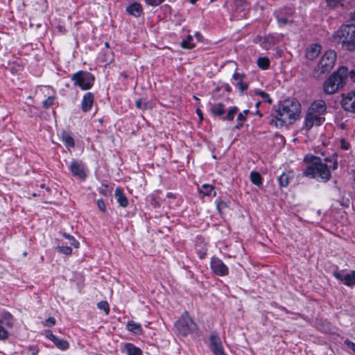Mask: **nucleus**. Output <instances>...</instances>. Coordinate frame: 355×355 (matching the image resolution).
I'll list each match as a JSON object with an SVG mask.
<instances>
[{
  "label": "nucleus",
  "mask_w": 355,
  "mask_h": 355,
  "mask_svg": "<svg viewBox=\"0 0 355 355\" xmlns=\"http://www.w3.org/2000/svg\"><path fill=\"white\" fill-rule=\"evenodd\" d=\"M37 3L39 4V8L37 9L40 11L44 12L48 8V3L46 0H37Z\"/></svg>",
  "instance_id": "de8ad7c7"
},
{
  "label": "nucleus",
  "mask_w": 355,
  "mask_h": 355,
  "mask_svg": "<svg viewBox=\"0 0 355 355\" xmlns=\"http://www.w3.org/2000/svg\"><path fill=\"white\" fill-rule=\"evenodd\" d=\"M45 87L48 89H51L52 91V94L49 96L47 98L42 102V106L44 109H49L54 105L57 98L55 96L56 91L52 86L50 85L45 86Z\"/></svg>",
  "instance_id": "bb28decb"
},
{
  "label": "nucleus",
  "mask_w": 355,
  "mask_h": 355,
  "mask_svg": "<svg viewBox=\"0 0 355 355\" xmlns=\"http://www.w3.org/2000/svg\"><path fill=\"white\" fill-rule=\"evenodd\" d=\"M55 319L53 317H49L47 319L45 320V325L47 327H53L55 324Z\"/></svg>",
  "instance_id": "5fc2aeb1"
},
{
  "label": "nucleus",
  "mask_w": 355,
  "mask_h": 355,
  "mask_svg": "<svg viewBox=\"0 0 355 355\" xmlns=\"http://www.w3.org/2000/svg\"><path fill=\"white\" fill-rule=\"evenodd\" d=\"M144 1L148 6L155 7L162 4L165 0H144Z\"/></svg>",
  "instance_id": "3c124183"
},
{
  "label": "nucleus",
  "mask_w": 355,
  "mask_h": 355,
  "mask_svg": "<svg viewBox=\"0 0 355 355\" xmlns=\"http://www.w3.org/2000/svg\"><path fill=\"white\" fill-rule=\"evenodd\" d=\"M238 111L239 108L236 106H233L230 108L225 114V107L222 103H214L210 108V112L214 116H218L223 121H229L234 120Z\"/></svg>",
  "instance_id": "6e6552de"
},
{
  "label": "nucleus",
  "mask_w": 355,
  "mask_h": 355,
  "mask_svg": "<svg viewBox=\"0 0 355 355\" xmlns=\"http://www.w3.org/2000/svg\"><path fill=\"white\" fill-rule=\"evenodd\" d=\"M250 181L259 188H263V178L257 171H252L250 174Z\"/></svg>",
  "instance_id": "7c9ffc66"
},
{
  "label": "nucleus",
  "mask_w": 355,
  "mask_h": 355,
  "mask_svg": "<svg viewBox=\"0 0 355 355\" xmlns=\"http://www.w3.org/2000/svg\"><path fill=\"white\" fill-rule=\"evenodd\" d=\"M69 171L74 177L80 180H85L87 178L84 165L81 162L73 159L69 166Z\"/></svg>",
  "instance_id": "f3484780"
},
{
  "label": "nucleus",
  "mask_w": 355,
  "mask_h": 355,
  "mask_svg": "<svg viewBox=\"0 0 355 355\" xmlns=\"http://www.w3.org/2000/svg\"><path fill=\"white\" fill-rule=\"evenodd\" d=\"M295 173L293 170H285L278 177L277 182L280 188L287 187L290 182L293 180Z\"/></svg>",
  "instance_id": "412c9836"
},
{
  "label": "nucleus",
  "mask_w": 355,
  "mask_h": 355,
  "mask_svg": "<svg viewBox=\"0 0 355 355\" xmlns=\"http://www.w3.org/2000/svg\"><path fill=\"white\" fill-rule=\"evenodd\" d=\"M322 46L319 44H311L306 51V58L309 60H313L320 53Z\"/></svg>",
  "instance_id": "5701e85b"
},
{
  "label": "nucleus",
  "mask_w": 355,
  "mask_h": 355,
  "mask_svg": "<svg viewBox=\"0 0 355 355\" xmlns=\"http://www.w3.org/2000/svg\"><path fill=\"white\" fill-rule=\"evenodd\" d=\"M73 86L80 88L83 91L89 90L95 83V76L92 73L79 70L71 76Z\"/></svg>",
  "instance_id": "423d86ee"
},
{
  "label": "nucleus",
  "mask_w": 355,
  "mask_h": 355,
  "mask_svg": "<svg viewBox=\"0 0 355 355\" xmlns=\"http://www.w3.org/2000/svg\"><path fill=\"white\" fill-rule=\"evenodd\" d=\"M178 334L186 337L195 333L198 329V324L190 317L188 311H184L174 324Z\"/></svg>",
  "instance_id": "39448f33"
},
{
  "label": "nucleus",
  "mask_w": 355,
  "mask_h": 355,
  "mask_svg": "<svg viewBox=\"0 0 355 355\" xmlns=\"http://www.w3.org/2000/svg\"><path fill=\"white\" fill-rule=\"evenodd\" d=\"M45 336L46 337L49 339L50 340H51L52 342H53V340H55V338H57V336L55 335H54L52 332V331L51 330H48L46 331L45 333Z\"/></svg>",
  "instance_id": "4d7b16f0"
},
{
  "label": "nucleus",
  "mask_w": 355,
  "mask_h": 355,
  "mask_svg": "<svg viewBox=\"0 0 355 355\" xmlns=\"http://www.w3.org/2000/svg\"><path fill=\"white\" fill-rule=\"evenodd\" d=\"M254 95L260 96L263 102L268 103V104H271L272 102V98L270 95L265 92L264 91L260 89H256L254 92Z\"/></svg>",
  "instance_id": "e433bc0d"
},
{
  "label": "nucleus",
  "mask_w": 355,
  "mask_h": 355,
  "mask_svg": "<svg viewBox=\"0 0 355 355\" xmlns=\"http://www.w3.org/2000/svg\"><path fill=\"white\" fill-rule=\"evenodd\" d=\"M3 324L9 328H12L13 327V316L12 315L8 312H3L1 315V318H0V340H6L8 338L9 333L3 327Z\"/></svg>",
  "instance_id": "f8f14e48"
},
{
  "label": "nucleus",
  "mask_w": 355,
  "mask_h": 355,
  "mask_svg": "<svg viewBox=\"0 0 355 355\" xmlns=\"http://www.w3.org/2000/svg\"><path fill=\"white\" fill-rule=\"evenodd\" d=\"M60 234L62 236V237L69 240L71 245H72L73 248H79L80 243L73 236L64 232H60Z\"/></svg>",
  "instance_id": "4c0bfd02"
},
{
  "label": "nucleus",
  "mask_w": 355,
  "mask_h": 355,
  "mask_svg": "<svg viewBox=\"0 0 355 355\" xmlns=\"http://www.w3.org/2000/svg\"><path fill=\"white\" fill-rule=\"evenodd\" d=\"M120 76L123 78L124 80H127L129 78V76L125 71H122L120 73Z\"/></svg>",
  "instance_id": "69168bd1"
},
{
  "label": "nucleus",
  "mask_w": 355,
  "mask_h": 355,
  "mask_svg": "<svg viewBox=\"0 0 355 355\" xmlns=\"http://www.w3.org/2000/svg\"><path fill=\"white\" fill-rule=\"evenodd\" d=\"M245 75L244 73H240L234 72L232 75L233 85L240 92L241 94H243L248 89V83L243 81Z\"/></svg>",
  "instance_id": "aec40b11"
},
{
  "label": "nucleus",
  "mask_w": 355,
  "mask_h": 355,
  "mask_svg": "<svg viewBox=\"0 0 355 355\" xmlns=\"http://www.w3.org/2000/svg\"><path fill=\"white\" fill-rule=\"evenodd\" d=\"M320 160H322V159L320 157L312 154H307L304 157V162L308 165H312L313 163L318 162Z\"/></svg>",
  "instance_id": "79ce46f5"
},
{
  "label": "nucleus",
  "mask_w": 355,
  "mask_h": 355,
  "mask_svg": "<svg viewBox=\"0 0 355 355\" xmlns=\"http://www.w3.org/2000/svg\"><path fill=\"white\" fill-rule=\"evenodd\" d=\"M210 268L217 276L225 277L230 273L229 268L225 263L217 257H212L210 260Z\"/></svg>",
  "instance_id": "9b49d317"
},
{
  "label": "nucleus",
  "mask_w": 355,
  "mask_h": 355,
  "mask_svg": "<svg viewBox=\"0 0 355 355\" xmlns=\"http://www.w3.org/2000/svg\"><path fill=\"white\" fill-rule=\"evenodd\" d=\"M55 250L59 253L65 255H71L72 254V248L69 246H57Z\"/></svg>",
  "instance_id": "c03bdc74"
},
{
  "label": "nucleus",
  "mask_w": 355,
  "mask_h": 355,
  "mask_svg": "<svg viewBox=\"0 0 355 355\" xmlns=\"http://www.w3.org/2000/svg\"><path fill=\"white\" fill-rule=\"evenodd\" d=\"M246 3V0H235L236 7H244Z\"/></svg>",
  "instance_id": "052dcab7"
},
{
  "label": "nucleus",
  "mask_w": 355,
  "mask_h": 355,
  "mask_svg": "<svg viewBox=\"0 0 355 355\" xmlns=\"http://www.w3.org/2000/svg\"><path fill=\"white\" fill-rule=\"evenodd\" d=\"M125 348L128 355H143L142 350L132 343H127Z\"/></svg>",
  "instance_id": "473e14b6"
},
{
  "label": "nucleus",
  "mask_w": 355,
  "mask_h": 355,
  "mask_svg": "<svg viewBox=\"0 0 355 355\" xmlns=\"http://www.w3.org/2000/svg\"><path fill=\"white\" fill-rule=\"evenodd\" d=\"M97 307L100 310H103L106 315L109 314L110 308L108 302L105 300H102L98 302Z\"/></svg>",
  "instance_id": "37998d69"
},
{
  "label": "nucleus",
  "mask_w": 355,
  "mask_h": 355,
  "mask_svg": "<svg viewBox=\"0 0 355 355\" xmlns=\"http://www.w3.org/2000/svg\"><path fill=\"white\" fill-rule=\"evenodd\" d=\"M340 148L343 150H348L351 148V144L345 139L341 138L340 140Z\"/></svg>",
  "instance_id": "09e8293b"
},
{
  "label": "nucleus",
  "mask_w": 355,
  "mask_h": 355,
  "mask_svg": "<svg viewBox=\"0 0 355 355\" xmlns=\"http://www.w3.org/2000/svg\"><path fill=\"white\" fill-rule=\"evenodd\" d=\"M348 77V68L340 67L323 83V91L327 94H333L343 89Z\"/></svg>",
  "instance_id": "7ed1b4c3"
},
{
  "label": "nucleus",
  "mask_w": 355,
  "mask_h": 355,
  "mask_svg": "<svg viewBox=\"0 0 355 355\" xmlns=\"http://www.w3.org/2000/svg\"><path fill=\"white\" fill-rule=\"evenodd\" d=\"M249 110H245L242 112H240L237 116L238 121H245L247 119L248 114L250 113Z\"/></svg>",
  "instance_id": "8fccbe9b"
},
{
  "label": "nucleus",
  "mask_w": 355,
  "mask_h": 355,
  "mask_svg": "<svg viewBox=\"0 0 355 355\" xmlns=\"http://www.w3.org/2000/svg\"><path fill=\"white\" fill-rule=\"evenodd\" d=\"M53 343L56 346V347L60 350H66L69 347V344L67 340L59 337H57Z\"/></svg>",
  "instance_id": "c9c22d12"
},
{
  "label": "nucleus",
  "mask_w": 355,
  "mask_h": 355,
  "mask_svg": "<svg viewBox=\"0 0 355 355\" xmlns=\"http://www.w3.org/2000/svg\"><path fill=\"white\" fill-rule=\"evenodd\" d=\"M344 344L355 353V343L347 338L344 340Z\"/></svg>",
  "instance_id": "6e6d98bb"
},
{
  "label": "nucleus",
  "mask_w": 355,
  "mask_h": 355,
  "mask_svg": "<svg viewBox=\"0 0 355 355\" xmlns=\"http://www.w3.org/2000/svg\"><path fill=\"white\" fill-rule=\"evenodd\" d=\"M180 46L184 49H192L196 46V44L193 42V37L188 35L187 37L180 42Z\"/></svg>",
  "instance_id": "72a5a7b5"
},
{
  "label": "nucleus",
  "mask_w": 355,
  "mask_h": 355,
  "mask_svg": "<svg viewBox=\"0 0 355 355\" xmlns=\"http://www.w3.org/2000/svg\"><path fill=\"white\" fill-rule=\"evenodd\" d=\"M24 69V64L22 61L14 62L10 66V71L12 74H17L19 71Z\"/></svg>",
  "instance_id": "58836bf2"
},
{
  "label": "nucleus",
  "mask_w": 355,
  "mask_h": 355,
  "mask_svg": "<svg viewBox=\"0 0 355 355\" xmlns=\"http://www.w3.org/2000/svg\"><path fill=\"white\" fill-rule=\"evenodd\" d=\"M101 60L105 64L111 63L114 60L113 52L109 50L103 51V58H101Z\"/></svg>",
  "instance_id": "a19ab883"
},
{
  "label": "nucleus",
  "mask_w": 355,
  "mask_h": 355,
  "mask_svg": "<svg viewBox=\"0 0 355 355\" xmlns=\"http://www.w3.org/2000/svg\"><path fill=\"white\" fill-rule=\"evenodd\" d=\"M148 103H145L144 105L142 104V98H138L135 102V106L137 109L139 110H146L148 108Z\"/></svg>",
  "instance_id": "864d4df0"
},
{
  "label": "nucleus",
  "mask_w": 355,
  "mask_h": 355,
  "mask_svg": "<svg viewBox=\"0 0 355 355\" xmlns=\"http://www.w3.org/2000/svg\"><path fill=\"white\" fill-rule=\"evenodd\" d=\"M166 198H171V199H175L177 198V195L172 192H168L166 195Z\"/></svg>",
  "instance_id": "0e129e2a"
},
{
  "label": "nucleus",
  "mask_w": 355,
  "mask_h": 355,
  "mask_svg": "<svg viewBox=\"0 0 355 355\" xmlns=\"http://www.w3.org/2000/svg\"><path fill=\"white\" fill-rule=\"evenodd\" d=\"M40 187L42 188V189H45L46 191L49 193H50L51 191V189H50V187H46V184L44 183H42L40 185Z\"/></svg>",
  "instance_id": "338daca9"
},
{
  "label": "nucleus",
  "mask_w": 355,
  "mask_h": 355,
  "mask_svg": "<svg viewBox=\"0 0 355 355\" xmlns=\"http://www.w3.org/2000/svg\"><path fill=\"white\" fill-rule=\"evenodd\" d=\"M228 207L227 203L223 200L216 202V209L219 213L222 214L223 211Z\"/></svg>",
  "instance_id": "49530a36"
},
{
  "label": "nucleus",
  "mask_w": 355,
  "mask_h": 355,
  "mask_svg": "<svg viewBox=\"0 0 355 355\" xmlns=\"http://www.w3.org/2000/svg\"><path fill=\"white\" fill-rule=\"evenodd\" d=\"M332 41L343 50L355 51V25L342 24L332 35Z\"/></svg>",
  "instance_id": "f03ea898"
},
{
  "label": "nucleus",
  "mask_w": 355,
  "mask_h": 355,
  "mask_svg": "<svg viewBox=\"0 0 355 355\" xmlns=\"http://www.w3.org/2000/svg\"><path fill=\"white\" fill-rule=\"evenodd\" d=\"M348 76H349V78L351 79V80L352 82L355 83V69L351 70V71L349 73L348 72Z\"/></svg>",
  "instance_id": "e2e57ef3"
},
{
  "label": "nucleus",
  "mask_w": 355,
  "mask_h": 355,
  "mask_svg": "<svg viewBox=\"0 0 355 355\" xmlns=\"http://www.w3.org/2000/svg\"><path fill=\"white\" fill-rule=\"evenodd\" d=\"M268 123L270 125L277 128H282L288 123L284 114L279 107L270 114L268 116Z\"/></svg>",
  "instance_id": "ddd939ff"
},
{
  "label": "nucleus",
  "mask_w": 355,
  "mask_h": 355,
  "mask_svg": "<svg viewBox=\"0 0 355 355\" xmlns=\"http://www.w3.org/2000/svg\"><path fill=\"white\" fill-rule=\"evenodd\" d=\"M114 196L120 207L126 208L128 206V199L120 187L116 188L114 191Z\"/></svg>",
  "instance_id": "b1692460"
},
{
  "label": "nucleus",
  "mask_w": 355,
  "mask_h": 355,
  "mask_svg": "<svg viewBox=\"0 0 355 355\" xmlns=\"http://www.w3.org/2000/svg\"><path fill=\"white\" fill-rule=\"evenodd\" d=\"M39 347L36 345H29L27 347L26 355H38Z\"/></svg>",
  "instance_id": "a18cd8bd"
},
{
  "label": "nucleus",
  "mask_w": 355,
  "mask_h": 355,
  "mask_svg": "<svg viewBox=\"0 0 355 355\" xmlns=\"http://www.w3.org/2000/svg\"><path fill=\"white\" fill-rule=\"evenodd\" d=\"M283 37L282 35L277 33H269L263 37L257 36L255 42H259L260 46L265 50L270 49L277 44Z\"/></svg>",
  "instance_id": "9d476101"
},
{
  "label": "nucleus",
  "mask_w": 355,
  "mask_h": 355,
  "mask_svg": "<svg viewBox=\"0 0 355 355\" xmlns=\"http://www.w3.org/2000/svg\"><path fill=\"white\" fill-rule=\"evenodd\" d=\"M209 347L214 355H226L222 341L216 331L212 332L209 336Z\"/></svg>",
  "instance_id": "4468645a"
},
{
  "label": "nucleus",
  "mask_w": 355,
  "mask_h": 355,
  "mask_svg": "<svg viewBox=\"0 0 355 355\" xmlns=\"http://www.w3.org/2000/svg\"><path fill=\"white\" fill-rule=\"evenodd\" d=\"M293 14V10L288 7L279 8L275 10L273 13L279 27H283L287 24L292 25L293 21L290 20L288 18L292 17Z\"/></svg>",
  "instance_id": "1a4fd4ad"
},
{
  "label": "nucleus",
  "mask_w": 355,
  "mask_h": 355,
  "mask_svg": "<svg viewBox=\"0 0 355 355\" xmlns=\"http://www.w3.org/2000/svg\"><path fill=\"white\" fill-rule=\"evenodd\" d=\"M333 275L347 286L352 287L355 286V270H351L349 273L344 275L339 271H334Z\"/></svg>",
  "instance_id": "a211bd4d"
},
{
  "label": "nucleus",
  "mask_w": 355,
  "mask_h": 355,
  "mask_svg": "<svg viewBox=\"0 0 355 355\" xmlns=\"http://www.w3.org/2000/svg\"><path fill=\"white\" fill-rule=\"evenodd\" d=\"M60 139L64 143L65 147L70 150L75 147V141L69 132L62 130L60 134Z\"/></svg>",
  "instance_id": "a878e982"
},
{
  "label": "nucleus",
  "mask_w": 355,
  "mask_h": 355,
  "mask_svg": "<svg viewBox=\"0 0 355 355\" xmlns=\"http://www.w3.org/2000/svg\"><path fill=\"white\" fill-rule=\"evenodd\" d=\"M214 191V187L209 184H204L200 189V193L203 196H209Z\"/></svg>",
  "instance_id": "ea45409f"
},
{
  "label": "nucleus",
  "mask_w": 355,
  "mask_h": 355,
  "mask_svg": "<svg viewBox=\"0 0 355 355\" xmlns=\"http://www.w3.org/2000/svg\"><path fill=\"white\" fill-rule=\"evenodd\" d=\"M223 92V94L225 93L230 94L232 92V88L230 86L228 83H221L220 85H218L212 92V95L214 97H219L220 96V92Z\"/></svg>",
  "instance_id": "c85d7f7f"
},
{
  "label": "nucleus",
  "mask_w": 355,
  "mask_h": 355,
  "mask_svg": "<svg viewBox=\"0 0 355 355\" xmlns=\"http://www.w3.org/2000/svg\"><path fill=\"white\" fill-rule=\"evenodd\" d=\"M148 200L150 205L154 208H159L162 202V198L157 193H152L148 196Z\"/></svg>",
  "instance_id": "2f4dec72"
},
{
  "label": "nucleus",
  "mask_w": 355,
  "mask_h": 355,
  "mask_svg": "<svg viewBox=\"0 0 355 355\" xmlns=\"http://www.w3.org/2000/svg\"><path fill=\"white\" fill-rule=\"evenodd\" d=\"M94 94L91 92H87L83 96L80 109L83 112L87 113L92 110L94 104Z\"/></svg>",
  "instance_id": "6ab92c4d"
},
{
  "label": "nucleus",
  "mask_w": 355,
  "mask_h": 355,
  "mask_svg": "<svg viewBox=\"0 0 355 355\" xmlns=\"http://www.w3.org/2000/svg\"><path fill=\"white\" fill-rule=\"evenodd\" d=\"M243 126V121H238L237 123L235 125L236 129H241Z\"/></svg>",
  "instance_id": "774afa93"
},
{
  "label": "nucleus",
  "mask_w": 355,
  "mask_h": 355,
  "mask_svg": "<svg viewBox=\"0 0 355 355\" xmlns=\"http://www.w3.org/2000/svg\"><path fill=\"white\" fill-rule=\"evenodd\" d=\"M341 106L346 112L355 114V90L342 95Z\"/></svg>",
  "instance_id": "2eb2a0df"
},
{
  "label": "nucleus",
  "mask_w": 355,
  "mask_h": 355,
  "mask_svg": "<svg viewBox=\"0 0 355 355\" xmlns=\"http://www.w3.org/2000/svg\"><path fill=\"white\" fill-rule=\"evenodd\" d=\"M126 327L129 331L132 332L137 335H141L143 331L141 325L133 320L128 321Z\"/></svg>",
  "instance_id": "c756f323"
},
{
  "label": "nucleus",
  "mask_w": 355,
  "mask_h": 355,
  "mask_svg": "<svg viewBox=\"0 0 355 355\" xmlns=\"http://www.w3.org/2000/svg\"><path fill=\"white\" fill-rule=\"evenodd\" d=\"M327 4L329 7L334 8L336 7L340 1L341 0H326Z\"/></svg>",
  "instance_id": "bf43d9fd"
},
{
  "label": "nucleus",
  "mask_w": 355,
  "mask_h": 355,
  "mask_svg": "<svg viewBox=\"0 0 355 355\" xmlns=\"http://www.w3.org/2000/svg\"><path fill=\"white\" fill-rule=\"evenodd\" d=\"M279 108L284 114L288 124L293 123L299 116L300 109L294 108V105L292 103L290 105H282Z\"/></svg>",
  "instance_id": "dca6fc26"
},
{
  "label": "nucleus",
  "mask_w": 355,
  "mask_h": 355,
  "mask_svg": "<svg viewBox=\"0 0 355 355\" xmlns=\"http://www.w3.org/2000/svg\"><path fill=\"white\" fill-rule=\"evenodd\" d=\"M96 205H97L98 208L101 211H103V213L106 212V211H107L106 205H105V201L103 200V199H102V198L98 199L96 201Z\"/></svg>",
  "instance_id": "603ef678"
},
{
  "label": "nucleus",
  "mask_w": 355,
  "mask_h": 355,
  "mask_svg": "<svg viewBox=\"0 0 355 355\" xmlns=\"http://www.w3.org/2000/svg\"><path fill=\"white\" fill-rule=\"evenodd\" d=\"M302 175L311 179H317L323 182H327L331 179V172L328 165L324 164L322 160L313 163L312 165H307Z\"/></svg>",
  "instance_id": "20e7f679"
},
{
  "label": "nucleus",
  "mask_w": 355,
  "mask_h": 355,
  "mask_svg": "<svg viewBox=\"0 0 355 355\" xmlns=\"http://www.w3.org/2000/svg\"><path fill=\"white\" fill-rule=\"evenodd\" d=\"M108 189L107 184H103L102 187L98 189V193L103 196H107V190Z\"/></svg>",
  "instance_id": "13d9d810"
},
{
  "label": "nucleus",
  "mask_w": 355,
  "mask_h": 355,
  "mask_svg": "<svg viewBox=\"0 0 355 355\" xmlns=\"http://www.w3.org/2000/svg\"><path fill=\"white\" fill-rule=\"evenodd\" d=\"M336 59V54L334 51H327L321 58L320 62L315 69L318 76L329 73L334 67Z\"/></svg>",
  "instance_id": "0eeeda50"
},
{
  "label": "nucleus",
  "mask_w": 355,
  "mask_h": 355,
  "mask_svg": "<svg viewBox=\"0 0 355 355\" xmlns=\"http://www.w3.org/2000/svg\"><path fill=\"white\" fill-rule=\"evenodd\" d=\"M207 245L202 238H198L195 244V251L201 260L205 259L207 255Z\"/></svg>",
  "instance_id": "4be33fe9"
},
{
  "label": "nucleus",
  "mask_w": 355,
  "mask_h": 355,
  "mask_svg": "<svg viewBox=\"0 0 355 355\" xmlns=\"http://www.w3.org/2000/svg\"><path fill=\"white\" fill-rule=\"evenodd\" d=\"M257 64L262 70H267L270 65V61L268 57H259L257 59Z\"/></svg>",
  "instance_id": "f704fd0d"
},
{
  "label": "nucleus",
  "mask_w": 355,
  "mask_h": 355,
  "mask_svg": "<svg viewBox=\"0 0 355 355\" xmlns=\"http://www.w3.org/2000/svg\"><path fill=\"white\" fill-rule=\"evenodd\" d=\"M197 115L198 116L200 121L203 120V112L200 108H197L196 110Z\"/></svg>",
  "instance_id": "680f3d73"
},
{
  "label": "nucleus",
  "mask_w": 355,
  "mask_h": 355,
  "mask_svg": "<svg viewBox=\"0 0 355 355\" xmlns=\"http://www.w3.org/2000/svg\"><path fill=\"white\" fill-rule=\"evenodd\" d=\"M338 155L337 153H333L329 156H327L324 158V163L328 165L329 170L335 171L338 168Z\"/></svg>",
  "instance_id": "cd10ccee"
},
{
  "label": "nucleus",
  "mask_w": 355,
  "mask_h": 355,
  "mask_svg": "<svg viewBox=\"0 0 355 355\" xmlns=\"http://www.w3.org/2000/svg\"><path fill=\"white\" fill-rule=\"evenodd\" d=\"M126 12L132 16L139 17L143 13L142 6L138 2H133L126 8Z\"/></svg>",
  "instance_id": "393cba45"
},
{
  "label": "nucleus",
  "mask_w": 355,
  "mask_h": 355,
  "mask_svg": "<svg viewBox=\"0 0 355 355\" xmlns=\"http://www.w3.org/2000/svg\"><path fill=\"white\" fill-rule=\"evenodd\" d=\"M326 112L327 105L324 101L319 99L313 101L305 115L302 129L309 131L314 125H321L325 121Z\"/></svg>",
  "instance_id": "f257e3e1"
}]
</instances>
